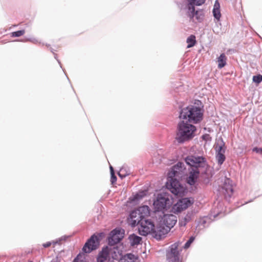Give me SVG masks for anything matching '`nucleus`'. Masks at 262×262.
<instances>
[{
    "label": "nucleus",
    "instance_id": "nucleus-25",
    "mask_svg": "<svg viewBox=\"0 0 262 262\" xmlns=\"http://www.w3.org/2000/svg\"><path fill=\"white\" fill-rule=\"evenodd\" d=\"M25 33L24 30H19L15 32H13L11 34V36L13 37H19L23 36Z\"/></svg>",
    "mask_w": 262,
    "mask_h": 262
},
{
    "label": "nucleus",
    "instance_id": "nucleus-5",
    "mask_svg": "<svg viewBox=\"0 0 262 262\" xmlns=\"http://www.w3.org/2000/svg\"><path fill=\"white\" fill-rule=\"evenodd\" d=\"M182 242L178 241L171 245L166 252V257L167 262H181L180 253L182 248L180 247Z\"/></svg>",
    "mask_w": 262,
    "mask_h": 262
},
{
    "label": "nucleus",
    "instance_id": "nucleus-28",
    "mask_svg": "<svg viewBox=\"0 0 262 262\" xmlns=\"http://www.w3.org/2000/svg\"><path fill=\"white\" fill-rule=\"evenodd\" d=\"M206 0H191L189 4L192 3L193 6L196 5L197 6H200L205 3Z\"/></svg>",
    "mask_w": 262,
    "mask_h": 262
},
{
    "label": "nucleus",
    "instance_id": "nucleus-1",
    "mask_svg": "<svg viewBox=\"0 0 262 262\" xmlns=\"http://www.w3.org/2000/svg\"><path fill=\"white\" fill-rule=\"evenodd\" d=\"M185 162L191 167L187 178V182L190 185H194L198 180L200 173L206 172L208 165L205 158L200 156H188L186 158Z\"/></svg>",
    "mask_w": 262,
    "mask_h": 262
},
{
    "label": "nucleus",
    "instance_id": "nucleus-36",
    "mask_svg": "<svg viewBox=\"0 0 262 262\" xmlns=\"http://www.w3.org/2000/svg\"><path fill=\"white\" fill-rule=\"evenodd\" d=\"M51 262H58V258H53Z\"/></svg>",
    "mask_w": 262,
    "mask_h": 262
},
{
    "label": "nucleus",
    "instance_id": "nucleus-34",
    "mask_svg": "<svg viewBox=\"0 0 262 262\" xmlns=\"http://www.w3.org/2000/svg\"><path fill=\"white\" fill-rule=\"evenodd\" d=\"M253 151H255L257 153L262 154V148H261L255 147L253 149Z\"/></svg>",
    "mask_w": 262,
    "mask_h": 262
},
{
    "label": "nucleus",
    "instance_id": "nucleus-9",
    "mask_svg": "<svg viewBox=\"0 0 262 262\" xmlns=\"http://www.w3.org/2000/svg\"><path fill=\"white\" fill-rule=\"evenodd\" d=\"M169 203L170 200L165 194H159L154 203V206L157 211H161L169 205Z\"/></svg>",
    "mask_w": 262,
    "mask_h": 262
},
{
    "label": "nucleus",
    "instance_id": "nucleus-16",
    "mask_svg": "<svg viewBox=\"0 0 262 262\" xmlns=\"http://www.w3.org/2000/svg\"><path fill=\"white\" fill-rule=\"evenodd\" d=\"M188 15L190 18H192L194 17H195L196 19L200 21L203 17H201L199 15V12L198 11H195L194 6H193L192 4H188Z\"/></svg>",
    "mask_w": 262,
    "mask_h": 262
},
{
    "label": "nucleus",
    "instance_id": "nucleus-3",
    "mask_svg": "<svg viewBox=\"0 0 262 262\" xmlns=\"http://www.w3.org/2000/svg\"><path fill=\"white\" fill-rule=\"evenodd\" d=\"M180 117L192 123H197L203 118V112L201 108L194 105H190L182 110Z\"/></svg>",
    "mask_w": 262,
    "mask_h": 262
},
{
    "label": "nucleus",
    "instance_id": "nucleus-37",
    "mask_svg": "<svg viewBox=\"0 0 262 262\" xmlns=\"http://www.w3.org/2000/svg\"><path fill=\"white\" fill-rule=\"evenodd\" d=\"M110 169H111V173L112 172V171H114V170H113V168L112 166L110 167Z\"/></svg>",
    "mask_w": 262,
    "mask_h": 262
},
{
    "label": "nucleus",
    "instance_id": "nucleus-18",
    "mask_svg": "<svg viewBox=\"0 0 262 262\" xmlns=\"http://www.w3.org/2000/svg\"><path fill=\"white\" fill-rule=\"evenodd\" d=\"M227 57L224 53H222L217 58L218 68L222 69L226 64Z\"/></svg>",
    "mask_w": 262,
    "mask_h": 262
},
{
    "label": "nucleus",
    "instance_id": "nucleus-23",
    "mask_svg": "<svg viewBox=\"0 0 262 262\" xmlns=\"http://www.w3.org/2000/svg\"><path fill=\"white\" fill-rule=\"evenodd\" d=\"M60 244V241H52V242H48L46 243H44L42 246L44 248H48L50 247L51 246H52L53 247H55L56 244Z\"/></svg>",
    "mask_w": 262,
    "mask_h": 262
},
{
    "label": "nucleus",
    "instance_id": "nucleus-31",
    "mask_svg": "<svg viewBox=\"0 0 262 262\" xmlns=\"http://www.w3.org/2000/svg\"><path fill=\"white\" fill-rule=\"evenodd\" d=\"M100 256H103L104 258H107L108 257V252L107 249H103L102 252L99 255Z\"/></svg>",
    "mask_w": 262,
    "mask_h": 262
},
{
    "label": "nucleus",
    "instance_id": "nucleus-26",
    "mask_svg": "<svg viewBox=\"0 0 262 262\" xmlns=\"http://www.w3.org/2000/svg\"><path fill=\"white\" fill-rule=\"evenodd\" d=\"M253 81L257 84H259L262 81V75L258 74L253 76L252 78Z\"/></svg>",
    "mask_w": 262,
    "mask_h": 262
},
{
    "label": "nucleus",
    "instance_id": "nucleus-21",
    "mask_svg": "<svg viewBox=\"0 0 262 262\" xmlns=\"http://www.w3.org/2000/svg\"><path fill=\"white\" fill-rule=\"evenodd\" d=\"M147 193L146 191H139V192L137 193L136 194L134 195L132 197L130 198V200L132 201H138L142 199L143 198H144Z\"/></svg>",
    "mask_w": 262,
    "mask_h": 262
},
{
    "label": "nucleus",
    "instance_id": "nucleus-8",
    "mask_svg": "<svg viewBox=\"0 0 262 262\" xmlns=\"http://www.w3.org/2000/svg\"><path fill=\"white\" fill-rule=\"evenodd\" d=\"M99 246V239L98 237L94 234L85 243L82 250L84 252L89 253L96 250Z\"/></svg>",
    "mask_w": 262,
    "mask_h": 262
},
{
    "label": "nucleus",
    "instance_id": "nucleus-19",
    "mask_svg": "<svg viewBox=\"0 0 262 262\" xmlns=\"http://www.w3.org/2000/svg\"><path fill=\"white\" fill-rule=\"evenodd\" d=\"M220 4L218 2L216 1L214 5V8L213 9V14L214 17L217 20H219L221 14L220 12Z\"/></svg>",
    "mask_w": 262,
    "mask_h": 262
},
{
    "label": "nucleus",
    "instance_id": "nucleus-13",
    "mask_svg": "<svg viewBox=\"0 0 262 262\" xmlns=\"http://www.w3.org/2000/svg\"><path fill=\"white\" fill-rule=\"evenodd\" d=\"M169 230L168 228L166 227L163 224L162 225L160 224L156 227L155 226L152 233L157 238H161L162 236L167 234Z\"/></svg>",
    "mask_w": 262,
    "mask_h": 262
},
{
    "label": "nucleus",
    "instance_id": "nucleus-20",
    "mask_svg": "<svg viewBox=\"0 0 262 262\" xmlns=\"http://www.w3.org/2000/svg\"><path fill=\"white\" fill-rule=\"evenodd\" d=\"M214 148L216 152V154H225V147L224 143L222 141H221V142H217L214 145Z\"/></svg>",
    "mask_w": 262,
    "mask_h": 262
},
{
    "label": "nucleus",
    "instance_id": "nucleus-10",
    "mask_svg": "<svg viewBox=\"0 0 262 262\" xmlns=\"http://www.w3.org/2000/svg\"><path fill=\"white\" fill-rule=\"evenodd\" d=\"M185 168L184 164L182 162H178L176 165L173 166L171 170L168 172V176L171 177H181L182 174L185 172Z\"/></svg>",
    "mask_w": 262,
    "mask_h": 262
},
{
    "label": "nucleus",
    "instance_id": "nucleus-12",
    "mask_svg": "<svg viewBox=\"0 0 262 262\" xmlns=\"http://www.w3.org/2000/svg\"><path fill=\"white\" fill-rule=\"evenodd\" d=\"M177 220L176 215L173 214H165L161 222L166 226L170 230L172 228L176 223Z\"/></svg>",
    "mask_w": 262,
    "mask_h": 262
},
{
    "label": "nucleus",
    "instance_id": "nucleus-11",
    "mask_svg": "<svg viewBox=\"0 0 262 262\" xmlns=\"http://www.w3.org/2000/svg\"><path fill=\"white\" fill-rule=\"evenodd\" d=\"M220 191L225 196H230L233 193V187L230 179L225 178Z\"/></svg>",
    "mask_w": 262,
    "mask_h": 262
},
{
    "label": "nucleus",
    "instance_id": "nucleus-15",
    "mask_svg": "<svg viewBox=\"0 0 262 262\" xmlns=\"http://www.w3.org/2000/svg\"><path fill=\"white\" fill-rule=\"evenodd\" d=\"M192 204L190 200L188 198H184L180 200L175 205V209L178 212H181L186 209Z\"/></svg>",
    "mask_w": 262,
    "mask_h": 262
},
{
    "label": "nucleus",
    "instance_id": "nucleus-29",
    "mask_svg": "<svg viewBox=\"0 0 262 262\" xmlns=\"http://www.w3.org/2000/svg\"><path fill=\"white\" fill-rule=\"evenodd\" d=\"M194 239V237L193 236H191L189 238V239L185 243V244L184 246V249L188 248L190 247L191 243L193 242Z\"/></svg>",
    "mask_w": 262,
    "mask_h": 262
},
{
    "label": "nucleus",
    "instance_id": "nucleus-2",
    "mask_svg": "<svg viewBox=\"0 0 262 262\" xmlns=\"http://www.w3.org/2000/svg\"><path fill=\"white\" fill-rule=\"evenodd\" d=\"M195 130V126L182 120L178 124L176 139L179 143L189 140L194 136Z\"/></svg>",
    "mask_w": 262,
    "mask_h": 262
},
{
    "label": "nucleus",
    "instance_id": "nucleus-33",
    "mask_svg": "<svg viewBox=\"0 0 262 262\" xmlns=\"http://www.w3.org/2000/svg\"><path fill=\"white\" fill-rule=\"evenodd\" d=\"M106 259H107V258H104L103 256H100L99 255L97 258V261L98 262H104Z\"/></svg>",
    "mask_w": 262,
    "mask_h": 262
},
{
    "label": "nucleus",
    "instance_id": "nucleus-24",
    "mask_svg": "<svg viewBox=\"0 0 262 262\" xmlns=\"http://www.w3.org/2000/svg\"><path fill=\"white\" fill-rule=\"evenodd\" d=\"M216 159L218 163L220 165H221L223 163L225 160V155L223 154H216Z\"/></svg>",
    "mask_w": 262,
    "mask_h": 262
},
{
    "label": "nucleus",
    "instance_id": "nucleus-4",
    "mask_svg": "<svg viewBox=\"0 0 262 262\" xmlns=\"http://www.w3.org/2000/svg\"><path fill=\"white\" fill-rule=\"evenodd\" d=\"M150 214V209L148 206L144 205L133 210L129 215V222L133 227L138 225L143 220Z\"/></svg>",
    "mask_w": 262,
    "mask_h": 262
},
{
    "label": "nucleus",
    "instance_id": "nucleus-17",
    "mask_svg": "<svg viewBox=\"0 0 262 262\" xmlns=\"http://www.w3.org/2000/svg\"><path fill=\"white\" fill-rule=\"evenodd\" d=\"M142 238L134 234L130 235L128 237V240L131 246H134L140 244Z\"/></svg>",
    "mask_w": 262,
    "mask_h": 262
},
{
    "label": "nucleus",
    "instance_id": "nucleus-30",
    "mask_svg": "<svg viewBox=\"0 0 262 262\" xmlns=\"http://www.w3.org/2000/svg\"><path fill=\"white\" fill-rule=\"evenodd\" d=\"M134 255L132 254V253H129V254H126L124 256V258H126L129 261H132L133 262H134Z\"/></svg>",
    "mask_w": 262,
    "mask_h": 262
},
{
    "label": "nucleus",
    "instance_id": "nucleus-35",
    "mask_svg": "<svg viewBox=\"0 0 262 262\" xmlns=\"http://www.w3.org/2000/svg\"><path fill=\"white\" fill-rule=\"evenodd\" d=\"M119 262H133L132 261H129L126 258L122 257L120 259Z\"/></svg>",
    "mask_w": 262,
    "mask_h": 262
},
{
    "label": "nucleus",
    "instance_id": "nucleus-22",
    "mask_svg": "<svg viewBox=\"0 0 262 262\" xmlns=\"http://www.w3.org/2000/svg\"><path fill=\"white\" fill-rule=\"evenodd\" d=\"M186 42L188 43L187 48L193 47L196 43L195 36L194 35H191L187 38Z\"/></svg>",
    "mask_w": 262,
    "mask_h": 262
},
{
    "label": "nucleus",
    "instance_id": "nucleus-7",
    "mask_svg": "<svg viewBox=\"0 0 262 262\" xmlns=\"http://www.w3.org/2000/svg\"><path fill=\"white\" fill-rule=\"evenodd\" d=\"M138 231L140 235L146 236L150 233H152L155 229L154 223L149 220L144 219L138 224Z\"/></svg>",
    "mask_w": 262,
    "mask_h": 262
},
{
    "label": "nucleus",
    "instance_id": "nucleus-6",
    "mask_svg": "<svg viewBox=\"0 0 262 262\" xmlns=\"http://www.w3.org/2000/svg\"><path fill=\"white\" fill-rule=\"evenodd\" d=\"M166 186L173 194L180 196L183 195L186 190L185 187L181 185L174 177H168Z\"/></svg>",
    "mask_w": 262,
    "mask_h": 262
},
{
    "label": "nucleus",
    "instance_id": "nucleus-27",
    "mask_svg": "<svg viewBox=\"0 0 262 262\" xmlns=\"http://www.w3.org/2000/svg\"><path fill=\"white\" fill-rule=\"evenodd\" d=\"M74 262H86L84 260V254H79L75 258Z\"/></svg>",
    "mask_w": 262,
    "mask_h": 262
},
{
    "label": "nucleus",
    "instance_id": "nucleus-14",
    "mask_svg": "<svg viewBox=\"0 0 262 262\" xmlns=\"http://www.w3.org/2000/svg\"><path fill=\"white\" fill-rule=\"evenodd\" d=\"M123 236L120 230L115 229L113 230L108 238V243L110 245H114L121 241Z\"/></svg>",
    "mask_w": 262,
    "mask_h": 262
},
{
    "label": "nucleus",
    "instance_id": "nucleus-32",
    "mask_svg": "<svg viewBox=\"0 0 262 262\" xmlns=\"http://www.w3.org/2000/svg\"><path fill=\"white\" fill-rule=\"evenodd\" d=\"M111 182L112 184L115 183L117 181V178L115 176L114 171H112L111 172Z\"/></svg>",
    "mask_w": 262,
    "mask_h": 262
}]
</instances>
